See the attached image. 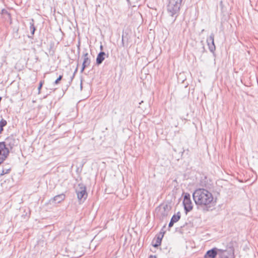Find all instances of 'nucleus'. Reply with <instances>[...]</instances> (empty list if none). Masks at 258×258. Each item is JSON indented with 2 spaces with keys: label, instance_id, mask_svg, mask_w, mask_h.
I'll return each mask as SVG.
<instances>
[{
  "label": "nucleus",
  "instance_id": "obj_1",
  "mask_svg": "<svg viewBox=\"0 0 258 258\" xmlns=\"http://www.w3.org/2000/svg\"><path fill=\"white\" fill-rule=\"evenodd\" d=\"M196 204L205 211L212 210L216 204L211 192L204 188L197 189L192 194Z\"/></svg>",
  "mask_w": 258,
  "mask_h": 258
},
{
  "label": "nucleus",
  "instance_id": "obj_2",
  "mask_svg": "<svg viewBox=\"0 0 258 258\" xmlns=\"http://www.w3.org/2000/svg\"><path fill=\"white\" fill-rule=\"evenodd\" d=\"M182 0H169L167 10L171 16H174L179 11Z\"/></svg>",
  "mask_w": 258,
  "mask_h": 258
},
{
  "label": "nucleus",
  "instance_id": "obj_3",
  "mask_svg": "<svg viewBox=\"0 0 258 258\" xmlns=\"http://www.w3.org/2000/svg\"><path fill=\"white\" fill-rule=\"evenodd\" d=\"M219 258H234V248L232 246L227 247L226 249H219Z\"/></svg>",
  "mask_w": 258,
  "mask_h": 258
},
{
  "label": "nucleus",
  "instance_id": "obj_4",
  "mask_svg": "<svg viewBox=\"0 0 258 258\" xmlns=\"http://www.w3.org/2000/svg\"><path fill=\"white\" fill-rule=\"evenodd\" d=\"M76 192L77 195L78 199L81 200L84 199L85 200L87 197L86 186L83 183H79L76 188Z\"/></svg>",
  "mask_w": 258,
  "mask_h": 258
},
{
  "label": "nucleus",
  "instance_id": "obj_5",
  "mask_svg": "<svg viewBox=\"0 0 258 258\" xmlns=\"http://www.w3.org/2000/svg\"><path fill=\"white\" fill-rule=\"evenodd\" d=\"M183 204L186 214L190 211L192 208V203L190 200V195L188 193H184Z\"/></svg>",
  "mask_w": 258,
  "mask_h": 258
},
{
  "label": "nucleus",
  "instance_id": "obj_6",
  "mask_svg": "<svg viewBox=\"0 0 258 258\" xmlns=\"http://www.w3.org/2000/svg\"><path fill=\"white\" fill-rule=\"evenodd\" d=\"M10 153L9 149L6 147L3 142H0V164L7 158Z\"/></svg>",
  "mask_w": 258,
  "mask_h": 258
},
{
  "label": "nucleus",
  "instance_id": "obj_7",
  "mask_svg": "<svg viewBox=\"0 0 258 258\" xmlns=\"http://www.w3.org/2000/svg\"><path fill=\"white\" fill-rule=\"evenodd\" d=\"M3 142L5 145H6V147L9 150L12 149L15 146L17 145V141L12 136L7 137L5 141Z\"/></svg>",
  "mask_w": 258,
  "mask_h": 258
},
{
  "label": "nucleus",
  "instance_id": "obj_8",
  "mask_svg": "<svg viewBox=\"0 0 258 258\" xmlns=\"http://www.w3.org/2000/svg\"><path fill=\"white\" fill-rule=\"evenodd\" d=\"M219 249L214 247L207 251L204 258H215L218 255L219 256Z\"/></svg>",
  "mask_w": 258,
  "mask_h": 258
},
{
  "label": "nucleus",
  "instance_id": "obj_9",
  "mask_svg": "<svg viewBox=\"0 0 258 258\" xmlns=\"http://www.w3.org/2000/svg\"><path fill=\"white\" fill-rule=\"evenodd\" d=\"M207 42L209 46L210 50L211 52H214L216 49V47L214 44V35L213 33H212L209 37L207 38Z\"/></svg>",
  "mask_w": 258,
  "mask_h": 258
},
{
  "label": "nucleus",
  "instance_id": "obj_10",
  "mask_svg": "<svg viewBox=\"0 0 258 258\" xmlns=\"http://www.w3.org/2000/svg\"><path fill=\"white\" fill-rule=\"evenodd\" d=\"M164 232L160 233V234L157 236L155 239H154L152 241V245L154 247H157L161 244L162 239L163 237Z\"/></svg>",
  "mask_w": 258,
  "mask_h": 258
},
{
  "label": "nucleus",
  "instance_id": "obj_11",
  "mask_svg": "<svg viewBox=\"0 0 258 258\" xmlns=\"http://www.w3.org/2000/svg\"><path fill=\"white\" fill-rule=\"evenodd\" d=\"M64 199L65 195L62 194L55 196L54 198L50 200V202H54L57 203H59L61 201H63Z\"/></svg>",
  "mask_w": 258,
  "mask_h": 258
},
{
  "label": "nucleus",
  "instance_id": "obj_12",
  "mask_svg": "<svg viewBox=\"0 0 258 258\" xmlns=\"http://www.w3.org/2000/svg\"><path fill=\"white\" fill-rule=\"evenodd\" d=\"M105 55V53L103 51L100 52L97 55L96 58V63L99 65L105 59L104 56Z\"/></svg>",
  "mask_w": 258,
  "mask_h": 258
},
{
  "label": "nucleus",
  "instance_id": "obj_13",
  "mask_svg": "<svg viewBox=\"0 0 258 258\" xmlns=\"http://www.w3.org/2000/svg\"><path fill=\"white\" fill-rule=\"evenodd\" d=\"M88 55L89 54L87 52H86L83 54L84 61L83 62V64L84 68H86L88 67L90 64L91 60L89 58Z\"/></svg>",
  "mask_w": 258,
  "mask_h": 258
},
{
  "label": "nucleus",
  "instance_id": "obj_14",
  "mask_svg": "<svg viewBox=\"0 0 258 258\" xmlns=\"http://www.w3.org/2000/svg\"><path fill=\"white\" fill-rule=\"evenodd\" d=\"M163 211H162L161 213L162 218L167 217L168 215V212L169 211V209H168L167 205L163 207Z\"/></svg>",
  "mask_w": 258,
  "mask_h": 258
},
{
  "label": "nucleus",
  "instance_id": "obj_15",
  "mask_svg": "<svg viewBox=\"0 0 258 258\" xmlns=\"http://www.w3.org/2000/svg\"><path fill=\"white\" fill-rule=\"evenodd\" d=\"M7 121L4 119L2 118L0 120V134H2V132L4 130V127L5 126L7 125Z\"/></svg>",
  "mask_w": 258,
  "mask_h": 258
},
{
  "label": "nucleus",
  "instance_id": "obj_16",
  "mask_svg": "<svg viewBox=\"0 0 258 258\" xmlns=\"http://www.w3.org/2000/svg\"><path fill=\"white\" fill-rule=\"evenodd\" d=\"M180 213L179 212H177V213L175 215H174L171 220L173 221L174 223H176L177 222V221H178V220L180 219Z\"/></svg>",
  "mask_w": 258,
  "mask_h": 258
},
{
  "label": "nucleus",
  "instance_id": "obj_17",
  "mask_svg": "<svg viewBox=\"0 0 258 258\" xmlns=\"http://www.w3.org/2000/svg\"><path fill=\"white\" fill-rule=\"evenodd\" d=\"M30 30L31 34L33 35L34 34L35 31V27L34 25L33 20L32 19L31 22L30 23Z\"/></svg>",
  "mask_w": 258,
  "mask_h": 258
},
{
  "label": "nucleus",
  "instance_id": "obj_18",
  "mask_svg": "<svg viewBox=\"0 0 258 258\" xmlns=\"http://www.w3.org/2000/svg\"><path fill=\"white\" fill-rule=\"evenodd\" d=\"M62 78V75H60L58 78L55 81L54 84L57 85Z\"/></svg>",
  "mask_w": 258,
  "mask_h": 258
},
{
  "label": "nucleus",
  "instance_id": "obj_19",
  "mask_svg": "<svg viewBox=\"0 0 258 258\" xmlns=\"http://www.w3.org/2000/svg\"><path fill=\"white\" fill-rule=\"evenodd\" d=\"M10 168H9V169H4L2 170V173H1V175H4V174H7V173H9V171H10Z\"/></svg>",
  "mask_w": 258,
  "mask_h": 258
},
{
  "label": "nucleus",
  "instance_id": "obj_20",
  "mask_svg": "<svg viewBox=\"0 0 258 258\" xmlns=\"http://www.w3.org/2000/svg\"><path fill=\"white\" fill-rule=\"evenodd\" d=\"M44 81H41L39 83V85L38 87V94L40 93V90L41 89V88L43 86Z\"/></svg>",
  "mask_w": 258,
  "mask_h": 258
},
{
  "label": "nucleus",
  "instance_id": "obj_21",
  "mask_svg": "<svg viewBox=\"0 0 258 258\" xmlns=\"http://www.w3.org/2000/svg\"><path fill=\"white\" fill-rule=\"evenodd\" d=\"M2 14L3 15L7 14L9 16V14L8 13L7 11L5 9L2 10Z\"/></svg>",
  "mask_w": 258,
  "mask_h": 258
},
{
  "label": "nucleus",
  "instance_id": "obj_22",
  "mask_svg": "<svg viewBox=\"0 0 258 258\" xmlns=\"http://www.w3.org/2000/svg\"><path fill=\"white\" fill-rule=\"evenodd\" d=\"M174 223H175L171 220L170 222H169V223L168 227L169 228L172 227Z\"/></svg>",
  "mask_w": 258,
  "mask_h": 258
},
{
  "label": "nucleus",
  "instance_id": "obj_23",
  "mask_svg": "<svg viewBox=\"0 0 258 258\" xmlns=\"http://www.w3.org/2000/svg\"><path fill=\"white\" fill-rule=\"evenodd\" d=\"M85 68H84V67H83V64H82V69H81V72H82H82L84 71V69H85Z\"/></svg>",
  "mask_w": 258,
  "mask_h": 258
},
{
  "label": "nucleus",
  "instance_id": "obj_24",
  "mask_svg": "<svg viewBox=\"0 0 258 258\" xmlns=\"http://www.w3.org/2000/svg\"><path fill=\"white\" fill-rule=\"evenodd\" d=\"M149 258H156V256H153L152 255H150Z\"/></svg>",
  "mask_w": 258,
  "mask_h": 258
},
{
  "label": "nucleus",
  "instance_id": "obj_25",
  "mask_svg": "<svg viewBox=\"0 0 258 258\" xmlns=\"http://www.w3.org/2000/svg\"><path fill=\"white\" fill-rule=\"evenodd\" d=\"M220 6L222 7V2L221 1L220 2Z\"/></svg>",
  "mask_w": 258,
  "mask_h": 258
},
{
  "label": "nucleus",
  "instance_id": "obj_26",
  "mask_svg": "<svg viewBox=\"0 0 258 258\" xmlns=\"http://www.w3.org/2000/svg\"><path fill=\"white\" fill-rule=\"evenodd\" d=\"M102 47H102V45H101V46H100V48H101V49H102Z\"/></svg>",
  "mask_w": 258,
  "mask_h": 258
},
{
  "label": "nucleus",
  "instance_id": "obj_27",
  "mask_svg": "<svg viewBox=\"0 0 258 258\" xmlns=\"http://www.w3.org/2000/svg\"><path fill=\"white\" fill-rule=\"evenodd\" d=\"M127 2H130V0H126Z\"/></svg>",
  "mask_w": 258,
  "mask_h": 258
}]
</instances>
